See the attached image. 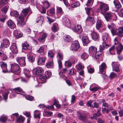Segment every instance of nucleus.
<instances>
[{
  "label": "nucleus",
  "instance_id": "1",
  "mask_svg": "<svg viewBox=\"0 0 123 123\" xmlns=\"http://www.w3.org/2000/svg\"><path fill=\"white\" fill-rule=\"evenodd\" d=\"M29 13V15L32 13L31 9L29 7L24 9L20 16L18 19L17 25L19 26L22 27L25 24V23L24 21V18L26 17L28 13Z\"/></svg>",
  "mask_w": 123,
  "mask_h": 123
},
{
  "label": "nucleus",
  "instance_id": "2",
  "mask_svg": "<svg viewBox=\"0 0 123 123\" xmlns=\"http://www.w3.org/2000/svg\"><path fill=\"white\" fill-rule=\"evenodd\" d=\"M109 7L108 5L101 2L99 8L98 9V11L102 14H104L105 13L108 11Z\"/></svg>",
  "mask_w": 123,
  "mask_h": 123
},
{
  "label": "nucleus",
  "instance_id": "3",
  "mask_svg": "<svg viewBox=\"0 0 123 123\" xmlns=\"http://www.w3.org/2000/svg\"><path fill=\"white\" fill-rule=\"evenodd\" d=\"M11 71L16 74H18L20 73L19 66L18 65L14 63L11 65Z\"/></svg>",
  "mask_w": 123,
  "mask_h": 123
},
{
  "label": "nucleus",
  "instance_id": "4",
  "mask_svg": "<svg viewBox=\"0 0 123 123\" xmlns=\"http://www.w3.org/2000/svg\"><path fill=\"white\" fill-rule=\"evenodd\" d=\"M10 43L9 40L7 38H4L2 42L1 43L0 47L1 49L7 48L9 46Z\"/></svg>",
  "mask_w": 123,
  "mask_h": 123
},
{
  "label": "nucleus",
  "instance_id": "5",
  "mask_svg": "<svg viewBox=\"0 0 123 123\" xmlns=\"http://www.w3.org/2000/svg\"><path fill=\"white\" fill-rule=\"evenodd\" d=\"M10 49L12 51V52L10 53V54L11 55V56L14 57V54L18 53V49L16 44L14 43H13L10 47Z\"/></svg>",
  "mask_w": 123,
  "mask_h": 123
},
{
  "label": "nucleus",
  "instance_id": "6",
  "mask_svg": "<svg viewBox=\"0 0 123 123\" xmlns=\"http://www.w3.org/2000/svg\"><path fill=\"white\" fill-rule=\"evenodd\" d=\"M72 50H73L77 51L80 47L79 43L77 41H73L71 45Z\"/></svg>",
  "mask_w": 123,
  "mask_h": 123
},
{
  "label": "nucleus",
  "instance_id": "7",
  "mask_svg": "<svg viewBox=\"0 0 123 123\" xmlns=\"http://www.w3.org/2000/svg\"><path fill=\"white\" fill-rule=\"evenodd\" d=\"M77 114L80 120L84 122L86 121V117L85 113L83 112H78Z\"/></svg>",
  "mask_w": 123,
  "mask_h": 123
},
{
  "label": "nucleus",
  "instance_id": "8",
  "mask_svg": "<svg viewBox=\"0 0 123 123\" xmlns=\"http://www.w3.org/2000/svg\"><path fill=\"white\" fill-rule=\"evenodd\" d=\"M0 63V66L2 69V72L5 73L10 72L7 68V64L6 62H1Z\"/></svg>",
  "mask_w": 123,
  "mask_h": 123
},
{
  "label": "nucleus",
  "instance_id": "9",
  "mask_svg": "<svg viewBox=\"0 0 123 123\" xmlns=\"http://www.w3.org/2000/svg\"><path fill=\"white\" fill-rule=\"evenodd\" d=\"M35 74L37 76H40L43 74V70L40 67H37L35 69Z\"/></svg>",
  "mask_w": 123,
  "mask_h": 123
},
{
  "label": "nucleus",
  "instance_id": "10",
  "mask_svg": "<svg viewBox=\"0 0 123 123\" xmlns=\"http://www.w3.org/2000/svg\"><path fill=\"white\" fill-rule=\"evenodd\" d=\"M97 51V48L94 46H92L89 48V53L92 56H94V54Z\"/></svg>",
  "mask_w": 123,
  "mask_h": 123
},
{
  "label": "nucleus",
  "instance_id": "11",
  "mask_svg": "<svg viewBox=\"0 0 123 123\" xmlns=\"http://www.w3.org/2000/svg\"><path fill=\"white\" fill-rule=\"evenodd\" d=\"M112 65L113 71H114L116 72H119V64L118 62H112Z\"/></svg>",
  "mask_w": 123,
  "mask_h": 123
},
{
  "label": "nucleus",
  "instance_id": "12",
  "mask_svg": "<svg viewBox=\"0 0 123 123\" xmlns=\"http://www.w3.org/2000/svg\"><path fill=\"white\" fill-rule=\"evenodd\" d=\"M25 59V57H18L17 59V60L21 66L23 67L26 65Z\"/></svg>",
  "mask_w": 123,
  "mask_h": 123
},
{
  "label": "nucleus",
  "instance_id": "13",
  "mask_svg": "<svg viewBox=\"0 0 123 123\" xmlns=\"http://www.w3.org/2000/svg\"><path fill=\"white\" fill-rule=\"evenodd\" d=\"M111 12H107L105 13L104 14H102L104 16L106 20L107 21H109V20L111 19L112 16Z\"/></svg>",
  "mask_w": 123,
  "mask_h": 123
},
{
  "label": "nucleus",
  "instance_id": "14",
  "mask_svg": "<svg viewBox=\"0 0 123 123\" xmlns=\"http://www.w3.org/2000/svg\"><path fill=\"white\" fill-rule=\"evenodd\" d=\"M74 31L77 32L79 34L82 31L81 26L80 25H75L74 28Z\"/></svg>",
  "mask_w": 123,
  "mask_h": 123
},
{
  "label": "nucleus",
  "instance_id": "15",
  "mask_svg": "<svg viewBox=\"0 0 123 123\" xmlns=\"http://www.w3.org/2000/svg\"><path fill=\"white\" fill-rule=\"evenodd\" d=\"M106 65L104 62L102 63L99 66V70L100 73L102 74L103 72L106 68Z\"/></svg>",
  "mask_w": 123,
  "mask_h": 123
},
{
  "label": "nucleus",
  "instance_id": "16",
  "mask_svg": "<svg viewBox=\"0 0 123 123\" xmlns=\"http://www.w3.org/2000/svg\"><path fill=\"white\" fill-rule=\"evenodd\" d=\"M47 35V34L45 33H43L42 35L40 36V37L38 39L39 41L40 42H44Z\"/></svg>",
  "mask_w": 123,
  "mask_h": 123
},
{
  "label": "nucleus",
  "instance_id": "17",
  "mask_svg": "<svg viewBox=\"0 0 123 123\" xmlns=\"http://www.w3.org/2000/svg\"><path fill=\"white\" fill-rule=\"evenodd\" d=\"M101 108L99 110H98L96 113L93 114V116L91 117V118L92 119H97V117L100 116L101 114L100 112V110Z\"/></svg>",
  "mask_w": 123,
  "mask_h": 123
},
{
  "label": "nucleus",
  "instance_id": "18",
  "mask_svg": "<svg viewBox=\"0 0 123 123\" xmlns=\"http://www.w3.org/2000/svg\"><path fill=\"white\" fill-rule=\"evenodd\" d=\"M33 54L32 53L29 52L27 55L28 59V60L31 62H33L34 61V58L33 57Z\"/></svg>",
  "mask_w": 123,
  "mask_h": 123
},
{
  "label": "nucleus",
  "instance_id": "19",
  "mask_svg": "<svg viewBox=\"0 0 123 123\" xmlns=\"http://www.w3.org/2000/svg\"><path fill=\"white\" fill-rule=\"evenodd\" d=\"M116 48L117 51V54L119 55L123 49V47L122 44H118L116 47Z\"/></svg>",
  "mask_w": 123,
  "mask_h": 123
},
{
  "label": "nucleus",
  "instance_id": "20",
  "mask_svg": "<svg viewBox=\"0 0 123 123\" xmlns=\"http://www.w3.org/2000/svg\"><path fill=\"white\" fill-rule=\"evenodd\" d=\"M117 35L120 37L123 36V27H121L118 28L117 29Z\"/></svg>",
  "mask_w": 123,
  "mask_h": 123
},
{
  "label": "nucleus",
  "instance_id": "21",
  "mask_svg": "<svg viewBox=\"0 0 123 123\" xmlns=\"http://www.w3.org/2000/svg\"><path fill=\"white\" fill-rule=\"evenodd\" d=\"M31 72V70L27 68H25L24 69L23 72L25 76L28 78H30V77L31 75L30 73Z\"/></svg>",
  "mask_w": 123,
  "mask_h": 123
},
{
  "label": "nucleus",
  "instance_id": "22",
  "mask_svg": "<svg viewBox=\"0 0 123 123\" xmlns=\"http://www.w3.org/2000/svg\"><path fill=\"white\" fill-rule=\"evenodd\" d=\"M109 45L107 44L105 42H103L102 43V45H101L99 47V52H101V51L104 50L105 49L106 46L109 47Z\"/></svg>",
  "mask_w": 123,
  "mask_h": 123
},
{
  "label": "nucleus",
  "instance_id": "23",
  "mask_svg": "<svg viewBox=\"0 0 123 123\" xmlns=\"http://www.w3.org/2000/svg\"><path fill=\"white\" fill-rule=\"evenodd\" d=\"M108 34L106 33H105L103 34L102 36V39L103 41V42H105L106 43L107 40L108 38Z\"/></svg>",
  "mask_w": 123,
  "mask_h": 123
},
{
  "label": "nucleus",
  "instance_id": "24",
  "mask_svg": "<svg viewBox=\"0 0 123 123\" xmlns=\"http://www.w3.org/2000/svg\"><path fill=\"white\" fill-rule=\"evenodd\" d=\"M8 26L11 28L13 29L16 27L14 23L11 20L8 21L7 22Z\"/></svg>",
  "mask_w": 123,
  "mask_h": 123
},
{
  "label": "nucleus",
  "instance_id": "25",
  "mask_svg": "<svg viewBox=\"0 0 123 123\" xmlns=\"http://www.w3.org/2000/svg\"><path fill=\"white\" fill-rule=\"evenodd\" d=\"M82 41L83 45L84 46L86 45L89 42L88 38L86 37H83L82 38Z\"/></svg>",
  "mask_w": 123,
  "mask_h": 123
},
{
  "label": "nucleus",
  "instance_id": "26",
  "mask_svg": "<svg viewBox=\"0 0 123 123\" xmlns=\"http://www.w3.org/2000/svg\"><path fill=\"white\" fill-rule=\"evenodd\" d=\"M76 67L77 70H80L83 69L84 67L82 63L79 62L76 66Z\"/></svg>",
  "mask_w": 123,
  "mask_h": 123
},
{
  "label": "nucleus",
  "instance_id": "27",
  "mask_svg": "<svg viewBox=\"0 0 123 123\" xmlns=\"http://www.w3.org/2000/svg\"><path fill=\"white\" fill-rule=\"evenodd\" d=\"M34 117L35 118H40V112L38 110H36L34 111Z\"/></svg>",
  "mask_w": 123,
  "mask_h": 123
},
{
  "label": "nucleus",
  "instance_id": "28",
  "mask_svg": "<svg viewBox=\"0 0 123 123\" xmlns=\"http://www.w3.org/2000/svg\"><path fill=\"white\" fill-rule=\"evenodd\" d=\"M113 3L116 8H119L121 7V5L118 0H114L113 1Z\"/></svg>",
  "mask_w": 123,
  "mask_h": 123
},
{
  "label": "nucleus",
  "instance_id": "29",
  "mask_svg": "<svg viewBox=\"0 0 123 123\" xmlns=\"http://www.w3.org/2000/svg\"><path fill=\"white\" fill-rule=\"evenodd\" d=\"M57 14H59L60 16H61L64 13L62 8L61 7L57 6L56 7Z\"/></svg>",
  "mask_w": 123,
  "mask_h": 123
},
{
  "label": "nucleus",
  "instance_id": "30",
  "mask_svg": "<svg viewBox=\"0 0 123 123\" xmlns=\"http://www.w3.org/2000/svg\"><path fill=\"white\" fill-rule=\"evenodd\" d=\"M102 21L100 20H98L97 22L96 25V27L97 29H98L101 28L102 27Z\"/></svg>",
  "mask_w": 123,
  "mask_h": 123
},
{
  "label": "nucleus",
  "instance_id": "31",
  "mask_svg": "<svg viewBox=\"0 0 123 123\" xmlns=\"http://www.w3.org/2000/svg\"><path fill=\"white\" fill-rule=\"evenodd\" d=\"M88 21H90L92 24H94L95 22V20L93 17L90 16H88L86 20V22Z\"/></svg>",
  "mask_w": 123,
  "mask_h": 123
},
{
  "label": "nucleus",
  "instance_id": "32",
  "mask_svg": "<svg viewBox=\"0 0 123 123\" xmlns=\"http://www.w3.org/2000/svg\"><path fill=\"white\" fill-rule=\"evenodd\" d=\"M81 58L84 60H85L87 59L88 57V55L85 52L82 53L80 55Z\"/></svg>",
  "mask_w": 123,
  "mask_h": 123
},
{
  "label": "nucleus",
  "instance_id": "33",
  "mask_svg": "<svg viewBox=\"0 0 123 123\" xmlns=\"http://www.w3.org/2000/svg\"><path fill=\"white\" fill-rule=\"evenodd\" d=\"M7 119V117L4 115H2L0 117V121L3 123L6 122Z\"/></svg>",
  "mask_w": 123,
  "mask_h": 123
},
{
  "label": "nucleus",
  "instance_id": "34",
  "mask_svg": "<svg viewBox=\"0 0 123 123\" xmlns=\"http://www.w3.org/2000/svg\"><path fill=\"white\" fill-rule=\"evenodd\" d=\"M22 46L23 49L27 50L29 49V45L26 42L22 44Z\"/></svg>",
  "mask_w": 123,
  "mask_h": 123
},
{
  "label": "nucleus",
  "instance_id": "35",
  "mask_svg": "<svg viewBox=\"0 0 123 123\" xmlns=\"http://www.w3.org/2000/svg\"><path fill=\"white\" fill-rule=\"evenodd\" d=\"M71 37L69 35H65L64 36V39L65 42H70L71 40Z\"/></svg>",
  "mask_w": 123,
  "mask_h": 123
},
{
  "label": "nucleus",
  "instance_id": "36",
  "mask_svg": "<svg viewBox=\"0 0 123 123\" xmlns=\"http://www.w3.org/2000/svg\"><path fill=\"white\" fill-rule=\"evenodd\" d=\"M57 25L56 23H54L53 26L51 27V30L54 32H56L58 30L57 28Z\"/></svg>",
  "mask_w": 123,
  "mask_h": 123
},
{
  "label": "nucleus",
  "instance_id": "37",
  "mask_svg": "<svg viewBox=\"0 0 123 123\" xmlns=\"http://www.w3.org/2000/svg\"><path fill=\"white\" fill-rule=\"evenodd\" d=\"M45 61V59L44 57H41L39 58L37 61L38 65H40V64L44 62Z\"/></svg>",
  "mask_w": 123,
  "mask_h": 123
},
{
  "label": "nucleus",
  "instance_id": "38",
  "mask_svg": "<svg viewBox=\"0 0 123 123\" xmlns=\"http://www.w3.org/2000/svg\"><path fill=\"white\" fill-rule=\"evenodd\" d=\"M92 38L94 40H96L98 38V36L95 32H93L91 34Z\"/></svg>",
  "mask_w": 123,
  "mask_h": 123
},
{
  "label": "nucleus",
  "instance_id": "39",
  "mask_svg": "<svg viewBox=\"0 0 123 123\" xmlns=\"http://www.w3.org/2000/svg\"><path fill=\"white\" fill-rule=\"evenodd\" d=\"M25 120V118L22 116H20L17 120V121L19 123H23Z\"/></svg>",
  "mask_w": 123,
  "mask_h": 123
},
{
  "label": "nucleus",
  "instance_id": "40",
  "mask_svg": "<svg viewBox=\"0 0 123 123\" xmlns=\"http://www.w3.org/2000/svg\"><path fill=\"white\" fill-rule=\"evenodd\" d=\"M14 34L17 38H19L22 35V34L20 33L19 32L17 31H14Z\"/></svg>",
  "mask_w": 123,
  "mask_h": 123
},
{
  "label": "nucleus",
  "instance_id": "41",
  "mask_svg": "<svg viewBox=\"0 0 123 123\" xmlns=\"http://www.w3.org/2000/svg\"><path fill=\"white\" fill-rule=\"evenodd\" d=\"M53 61H49L46 64V66L48 68H50L53 67Z\"/></svg>",
  "mask_w": 123,
  "mask_h": 123
},
{
  "label": "nucleus",
  "instance_id": "42",
  "mask_svg": "<svg viewBox=\"0 0 123 123\" xmlns=\"http://www.w3.org/2000/svg\"><path fill=\"white\" fill-rule=\"evenodd\" d=\"M80 3L78 2L74 3L72 4H71V6L73 8H75L79 6L80 5Z\"/></svg>",
  "mask_w": 123,
  "mask_h": 123
},
{
  "label": "nucleus",
  "instance_id": "43",
  "mask_svg": "<svg viewBox=\"0 0 123 123\" xmlns=\"http://www.w3.org/2000/svg\"><path fill=\"white\" fill-rule=\"evenodd\" d=\"M45 116L48 117H51L53 115L52 112L49 111H45L44 112Z\"/></svg>",
  "mask_w": 123,
  "mask_h": 123
},
{
  "label": "nucleus",
  "instance_id": "44",
  "mask_svg": "<svg viewBox=\"0 0 123 123\" xmlns=\"http://www.w3.org/2000/svg\"><path fill=\"white\" fill-rule=\"evenodd\" d=\"M67 70L66 68H64L62 70V73L60 72L59 73V75L61 77H63L64 75L62 74L65 73L67 72Z\"/></svg>",
  "mask_w": 123,
  "mask_h": 123
},
{
  "label": "nucleus",
  "instance_id": "45",
  "mask_svg": "<svg viewBox=\"0 0 123 123\" xmlns=\"http://www.w3.org/2000/svg\"><path fill=\"white\" fill-rule=\"evenodd\" d=\"M100 89L99 87H95L92 88H90V90L91 91L93 92H94L96 91H97Z\"/></svg>",
  "mask_w": 123,
  "mask_h": 123
},
{
  "label": "nucleus",
  "instance_id": "46",
  "mask_svg": "<svg viewBox=\"0 0 123 123\" xmlns=\"http://www.w3.org/2000/svg\"><path fill=\"white\" fill-rule=\"evenodd\" d=\"M111 31L113 35H117V29L114 28L112 29L111 30Z\"/></svg>",
  "mask_w": 123,
  "mask_h": 123
},
{
  "label": "nucleus",
  "instance_id": "47",
  "mask_svg": "<svg viewBox=\"0 0 123 123\" xmlns=\"http://www.w3.org/2000/svg\"><path fill=\"white\" fill-rule=\"evenodd\" d=\"M76 72V70L74 68H73L69 70V74L70 75H73Z\"/></svg>",
  "mask_w": 123,
  "mask_h": 123
},
{
  "label": "nucleus",
  "instance_id": "48",
  "mask_svg": "<svg viewBox=\"0 0 123 123\" xmlns=\"http://www.w3.org/2000/svg\"><path fill=\"white\" fill-rule=\"evenodd\" d=\"M87 68L88 72L90 73H92L94 72V69L91 68L90 66L87 67Z\"/></svg>",
  "mask_w": 123,
  "mask_h": 123
},
{
  "label": "nucleus",
  "instance_id": "49",
  "mask_svg": "<svg viewBox=\"0 0 123 123\" xmlns=\"http://www.w3.org/2000/svg\"><path fill=\"white\" fill-rule=\"evenodd\" d=\"M115 50V46L114 45L112 46L111 48H110L109 49V51L111 55L115 54V53H111L112 51H114Z\"/></svg>",
  "mask_w": 123,
  "mask_h": 123
},
{
  "label": "nucleus",
  "instance_id": "50",
  "mask_svg": "<svg viewBox=\"0 0 123 123\" xmlns=\"http://www.w3.org/2000/svg\"><path fill=\"white\" fill-rule=\"evenodd\" d=\"M93 1L94 0H88L86 5L87 6L92 5L93 3Z\"/></svg>",
  "mask_w": 123,
  "mask_h": 123
},
{
  "label": "nucleus",
  "instance_id": "51",
  "mask_svg": "<svg viewBox=\"0 0 123 123\" xmlns=\"http://www.w3.org/2000/svg\"><path fill=\"white\" fill-rule=\"evenodd\" d=\"M117 74L114 72H112L110 74L109 77L111 79H112L117 76Z\"/></svg>",
  "mask_w": 123,
  "mask_h": 123
},
{
  "label": "nucleus",
  "instance_id": "52",
  "mask_svg": "<svg viewBox=\"0 0 123 123\" xmlns=\"http://www.w3.org/2000/svg\"><path fill=\"white\" fill-rule=\"evenodd\" d=\"M25 98L31 101L33 100L34 98L33 97L28 95L26 96Z\"/></svg>",
  "mask_w": 123,
  "mask_h": 123
},
{
  "label": "nucleus",
  "instance_id": "53",
  "mask_svg": "<svg viewBox=\"0 0 123 123\" xmlns=\"http://www.w3.org/2000/svg\"><path fill=\"white\" fill-rule=\"evenodd\" d=\"M11 15L15 17H18V12L16 11L12 12L11 13Z\"/></svg>",
  "mask_w": 123,
  "mask_h": 123
},
{
  "label": "nucleus",
  "instance_id": "54",
  "mask_svg": "<svg viewBox=\"0 0 123 123\" xmlns=\"http://www.w3.org/2000/svg\"><path fill=\"white\" fill-rule=\"evenodd\" d=\"M8 9V8L7 6H5L3 7L1 10V12L3 13H6Z\"/></svg>",
  "mask_w": 123,
  "mask_h": 123
},
{
  "label": "nucleus",
  "instance_id": "55",
  "mask_svg": "<svg viewBox=\"0 0 123 123\" xmlns=\"http://www.w3.org/2000/svg\"><path fill=\"white\" fill-rule=\"evenodd\" d=\"M6 16L5 15H2L1 18L0 19V21L2 22H4L6 18Z\"/></svg>",
  "mask_w": 123,
  "mask_h": 123
},
{
  "label": "nucleus",
  "instance_id": "56",
  "mask_svg": "<svg viewBox=\"0 0 123 123\" xmlns=\"http://www.w3.org/2000/svg\"><path fill=\"white\" fill-rule=\"evenodd\" d=\"M54 54L52 52L51 50L49 51L48 52V56L49 57L53 58Z\"/></svg>",
  "mask_w": 123,
  "mask_h": 123
},
{
  "label": "nucleus",
  "instance_id": "57",
  "mask_svg": "<svg viewBox=\"0 0 123 123\" xmlns=\"http://www.w3.org/2000/svg\"><path fill=\"white\" fill-rule=\"evenodd\" d=\"M72 64L69 61H66L65 63V65L67 67H71L72 65Z\"/></svg>",
  "mask_w": 123,
  "mask_h": 123
},
{
  "label": "nucleus",
  "instance_id": "58",
  "mask_svg": "<svg viewBox=\"0 0 123 123\" xmlns=\"http://www.w3.org/2000/svg\"><path fill=\"white\" fill-rule=\"evenodd\" d=\"M13 90L15 92L18 91L19 92H21L23 91L22 89L20 87L15 88H14Z\"/></svg>",
  "mask_w": 123,
  "mask_h": 123
},
{
  "label": "nucleus",
  "instance_id": "59",
  "mask_svg": "<svg viewBox=\"0 0 123 123\" xmlns=\"http://www.w3.org/2000/svg\"><path fill=\"white\" fill-rule=\"evenodd\" d=\"M101 54V53L100 52L98 51L97 52L94 54L95 58L96 59H98L99 57V55Z\"/></svg>",
  "mask_w": 123,
  "mask_h": 123
},
{
  "label": "nucleus",
  "instance_id": "60",
  "mask_svg": "<svg viewBox=\"0 0 123 123\" xmlns=\"http://www.w3.org/2000/svg\"><path fill=\"white\" fill-rule=\"evenodd\" d=\"M69 21V19L66 18L64 17L63 18V21L64 25H66V24Z\"/></svg>",
  "mask_w": 123,
  "mask_h": 123
},
{
  "label": "nucleus",
  "instance_id": "61",
  "mask_svg": "<svg viewBox=\"0 0 123 123\" xmlns=\"http://www.w3.org/2000/svg\"><path fill=\"white\" fill-rule=\"evenodd\" d=\"M69 21V19L66 18L64 17L63 18V21L64 25H66V24Z\"/></svg>",
  "mask_w": 123,
  "mask_h": 123
},
{
  "label": "nucleus",
  "instance_id": "62",
  "mask_svg": "<svg viewBox=\"0 0 123 123\" xmlns=\"http://www.w3.org/2000/svg\"><path fill=\"white\" fill-rule=\"evenodd\" d=\"M7 57L6 55L5 54H3L1 56L2 60L4 61L6 60L7 58Z\"/></svg>",
  "mask_w": 123,
  "mask_h": 123
},
{
  "label": "nucleus",
  "instance_id": "63",
  "mask_svg": "<svg viewBox=\"0 0 123 123\" xmlns=\"http://www.w3.org/2000/svg\"><path fill=\"white\" fill-rule=\"evenodd\" d=\"M47 78L45 76V75H43L42 74L41 75H40L39 77L40 79L43 81L45 80Z\"/></svg>",
  "mask_w": 123,
  "mask_h": 123
},
{
  "label": "nucleus",
  "instance_id": "64",
  "mask_svg": "<svg viewBox=\"0 0 123 123\" xmlns=\"http://www.w3.org/2000/svg\"><path fill=\"white\" fill-rule=\"evenodd\" d=\"M48 12L51 15H53L55 14V8H52L49 10Z\"/></svg>",
  "mask_w": 123,
  "mask_h": 123
}]
</instances>
